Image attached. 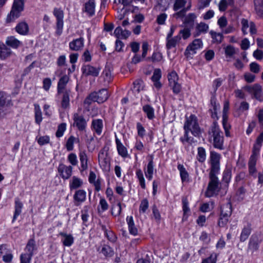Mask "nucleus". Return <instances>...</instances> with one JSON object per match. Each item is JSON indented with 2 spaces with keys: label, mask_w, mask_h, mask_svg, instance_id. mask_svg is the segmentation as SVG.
Listing matches in <instances>:
<instances>
[{
  "label": "nucleus",
  "mask_w": 263,
  "mask_h": 263,
  "mask_svg": "<svg viewBox=\"0 0 263 263\" xmlns=\"http://www.w3.org/2000/svg\"><path fill=\"white\" fill-rule=\"evenodd\" d=\"M183 128L184 134L180 138L181 142L184 144L185 142L189 144H192L195 142L194 138L189 136V132H191L195 137H199L201 134V129L198 123L197 117L194 115H191L189 117H185V121Z\"/></svg>",
  "instance_id": "f257e3e1"
},
{
  "label": "nucleus",
  "mask_w": 263,
  "mask_h": 263,
  "mask_svg": "<svg viewBox=\"0 0 263 263\" xmlns=\"http://www.w3.org/2000/svg\"><path fill=\"white\" fill-rule=\"evenodd\" d=\"M209 141H213V146L219 149H223L224 137L223 133L220 130L219 125L216 122H214L209 128Z\"/></svg>",
  "instance_id": "f03ea898"
},
{
  "label": "nucleus",
  "mask_w": 263,
  "mask_h": 263,
  "mask_svg": "<svg viewBox=\"0 0 263 263\" xmlns=\"http://www.w3.org/2000/svg\"><path fill=\"white\" fill-rule=\"evenodd\" d=\"M220 189V183L217 174L209 173V182L205 192V197H211L218 195Z\"/></svg>",
  "instance_id": "7ed1b4c3"
},
{
  "label": "nucleus",
  "mask_w": 263,
  "mask_h": 263,
  "mask_svg": "<svg viewBox=\"0 0 263 263\" xmlns=\"http://www.w3.org/2000/svg\"><path fill=\"white\" fill-rule=\"evenodd\" d=\"M232 212V205L227 201L221 206L220 214L218 221V225L220 227L226 226Z\"/></svg>",
  "instance_id": "20e7f679"
},
{
  "label": "nucleus",
  "mask_w": 263,
  "mask_h": 263,
  "mask_svg": "<svg viewBox=\"0 0 263 263\" xmlns=\"http://www.w3.org/2000/svg\"><path fill=\"white\" fill-rule=\"evenodd\" d=\"M24 0H14L11 10L6 19L7 23L14 22L20 16L21 13L24 9Z\"/></svg>",
  "instance_id": "39448f33"
},
{
  "label": "nucleus",
  "mask_w": 263,
  "mask_h": 263,
  "mask_svg": "<svg viewBox=\"0 0 263 263\" xmlns=\"http://www.w3.org/2000/svg\"><path fill=\"white\" fill-rule=\"evenodd\" d=\"M12 105L11 97L3 91L0 92V118L4 117L8 108Z\"/></svg>",
  "instance_id": "423d86ee"
},
{
  "label": "nucleus",
  "mask_w": 263,
  "mask_h": 263,
  "mask_svg": "<svg viewBox=\"0 0 263 263\" xmlns=\"http://www.w3.org/2000/svg\"><path fill=\"white\" fill-rule=\"evenodd\" d=\"M53 13L57 20L55 34L57 36H60L63 32L64 12L61 9L55 8L53 10Z\"/></svg>",
  "instance_id": "0eeeda50"
},
{
  "label": "nucleus",
  "mask_w": 263,
  "mask_h": 263,
  "mask_svg": "<svg viewBox=\"0 0 263 263\" xmlns=\"http://www.w3.org/2000/svg\"><path fill=\"white\" fill-rule=\"evenodd\" d=\"M221 156L214 151H211L210 157V171L209 173L218 174L220 170Z\"/></svg>",
  "instance_id": "6e6552de"
},
{
  "label": "nucleus",
  "mask_w": 263,
  "mask_h": 263,
  "mask_svg": "<svg viewBox=\"0 0 263 263\" xmlns=\"http://www.w3.org/2000/svg\"><path fill=\"white\" fill-rule=\"evenodd\" d=\"M169 86L175 94H178L181 90V86L178 83L179 78L177 73L175 71H172L168 74L167 76Z\"/></svg>",
  "instance_id": "1a4fd4ad"
},
{
  "label": "nucleus",
  "mask_w": 263,
  "mask_h": 263,
  "mask_svg": "<svg viewBox=\"0 0 263 263\" xmlns=\"http://www.w3.org/2000/svg\"><path fill=\"white\" fill-rule=\"evenodd\" d=\"M243 89L253 95V97L259 101H263L261 87L258 84L248 85L243 87Z\"/></svg>",
  "instance_id": "9d476101"
},
{
  "label": "nucleus",
  "mask_w": 263,
  "mask_h": 263,
  "mask_svg": "<svg viewBox=\"0 0 263 263\" xmlns=\"http://www.w3.org/2000/svg\"><path fill=\"white\" fill-rule=\"evenodd\" d=\"M202 42L200 39L194 40L185 49V55L188 58H193V55L196 53L197 50L202 48Z\"/></svg>",
  "instance_id": "9b49d317"
},
{
  "label": "nucleus",
  "mask_w": 263,
  "mask_h": 263,
  "mask_svg": "<svg viewBox=\"0 0 263 263\" xmlns=\"http://www.w3.org/2000/svg\"><path fill=\"white\" fill-rule=\"evenodd\" d=\"M74 127H76L80 132H85L87 125V121L84 116L78 113H74L73 115Z\"/></svg>",
  "instance_id": "f8f14e48"
},
{
  "label": "nucleus",
  "mask_w": 263,
  "mask_h": 263,
  "mask_svg": "<svg viewBox=\"0 0 263 263\" xmlns=\"http://www.w3.org/2000/svg\"><path fill=\"white\" fill-rule=\"evenodd\" d=\"M58 171L62 178L64 180H67L72 175V167L71 165L67 166L63 163H60L58 166Z\"/></svg>",
  "instance_id": "ddd939ff"
},
{
  "label": "nucleus",
  "mask_w": 263,
  "mask_h": 263,
  "mask_svg": "<svg viewBox=\"0 0 263 263\" xmlns=\"http://www.w3.org/2000/svg\"><path fill=\"white\" fill-rule=\"evenodd\" d=\"M261 241V239L259 238V236L257 234H253L250 239L248 250H251L252 252L258 251L259 244Z\"/></svg>",
  "instance_id": "4468645a"
},
{
  "label": "nucleus",
  "mask_w": 263,
  "mask_h": 263,
  "mask_svg": "<svg viewBox=\"0 0 263 263\" xmlns=\"http://www.w3.org/2000/svg\"><path fill=\"white\" fill-rule=\"evenodd\" d=\"M100 71L99 67H94L90 65H86L82 67V71L85 76L94 77H98Z\"/></svg>",
  "instance_id": "2eb2a0df"
},
{
  "label": "nucleus",
  "mask_w": 263,
  "mask_h": 263,
  "mask_svg": "<svg viewBox=\"0 0 263 263\" xmlns=\"http://www.w3.org/2000/svg\"><path fill=\"white\" fill-rule=\"evenodd\" d=\"M79 156L80 161V167H79V170L80 173L82 174L84 171L88 169V158L85 151L80 152Z\"/></svg>",
  "instance_id": "dca6fc26"
},
{
  "label": "nucleus",
  "mask_w": 263,
  "mask_h": 263,
  "mask_svg": "<svg viewBox=\"0 0 263 263\" xmlns=\"http://www.w3.org/2000/svg\"><path fill=\"white\" fill-rule=\"evenodd\" d=\"M84 45V39L82 37L74 39L69 44V49L72 51H79L83 49Z\"/></svg>",
  "instance_id": "f3484780"
},
{
  "label": "nucleus",
  "mask_w": 263,
  "mask_h": 263,
  "mask_svg": "<svg viewBox=\"0 0 263 263\" xmlns=\"http://www.w3.org/2000/svg\"><path fill=\"white\" fill-rule=\"evenodd\" d=\"M95 0H89L85 3L83 8V11L86 13L89 16L94 15L95 13Z\"/></svg>",
  "instance_id": "a211bd4d"
},
{
  "label": "nucleus",
  "mask_w": 263,
  "mask_h": 263,
  "mask_svg": "<svg viewBox=\"0 0 263 263\" xmlns=\"http://www.w3.org/2000/svg\"><path fill=\"white\" fill-rule=\"evenodd\" d=\"M86 193L83 190H78L76 191L73 195L74 204L76 206H79L81 203L83 202L86 200Z\"/></svg>",
  "instance_id": "6ab92c4d"
},
{
  "label": "nucleus",
  "mask_w": 263,
  "mask_h": 263,
  "mask_svg": "<svg viewBox=\"0 0 263 263\" xmlns=\"http://www.w3.org/2000/svg\"><path fill=\"white\" fill-rule=\"evenodd\" d=\"M91 128L96 134L99 136L101 135L103 128V123L102 120L100 119L92 120Z\"/></svg>",
  "instance_id": "aec40b11"
},
{
  "label": "nucleus",
  "mask_w": 263,
  "mask_h": 263,
  "mask_svg": "<svg viewBox=\"0 0 263 263\" xmlns=\"http://www.w3.org/2000/svg\"><path fill=\"white\" fill-rule=\"evenodd\" d=\"M96 174L93 171H90L89 175L88 177V181L90 183L94 185L95 191L99 192L100 190H101V180L100 178H98L97 180H96Z\"/></svg>",
  "instance_id": "412c9836"
},
{
  "label": "nucleus",
  "mask_w": 263,
  "mask_h": 263,
  "mask_svg": "<svg viewBox=\"0 0 263 263\" xmlns=\"http://www.w3.org/2000/svg\"><path fill=\"white\" fill-rule=\"evenodd\" d=\"M181 36L177 35L174 37H166V47L167 49L170 50L172 48H175L177 44L181 40Z\"/></svg>",
  "instance_id": "4be33fe9"
},
{
  "label": "nucleus",
  "mask_w": 263,
  "mask_h": 263,
  "mask_svg": "<svg viewBox=\"0 0 263 263\" xmlns=\"http://www.w3.org/2000/svg\"><path fill=\"white\" fill-rule=\"evenodd\" d=\"M144 173L148 180H151L152 179L154 173V162L152 155L150 156V159L147 164L146 170L144 171Z\"/></svg>",
  "instance_id": "5701e85b"
},
{
  "label": "nucleus",
  "mask_w": 263,
  "mask_h": 263,
  "mask_svg": "<svg viewBox=\"0 0 263 263\" xmlns=\"http://www.w3.org/2000/svg\"><path fill=\"white\" fill-rule=\"evenodd\" d=\"M15 30L21 35H27L29 32L28 25L25 22H20L15 27Z\"/></svg>",
  "instance_id": "b1692460"
},
{
  "label": "nucleus",
  "mask_w": 263,
  "mask_h": 263,
  "mask_svg": "<svg viewBox=\"0 0 263 263\" xmlns=\"http://www.w3.org/2000/svg\"><path fill=\"white\" fill-rule=\"evenodd\" d=\"M97 102L101 103L107 100L109 97L108 92L106 89H102L98 92H96Z\"/></svg>",
  "instance_id": "393cba45"
},
{
  "label": "nucleus",
  "mask_w": 263,
  "mask_h": 263,
  "mask_svg": "<svg viewBox=\"0 0 263 263\" xmlns=\"http://www.w3.org/2000/svg\"><path fill=\"white\" fill-rule=\"evenodd\" d=\"M69 81V78L67 75L62 77L58 84V92L60 94L61 92L67 91L68 89H65V86Z\"/></svg>",
  "instance_id": "a878e982"
},
{
  "label": "nucleus",
  "mask_w": 263,
  "mask_h": 263,
  "mask_svg": "<svg viewBox=\"0 0 263 263\" xmlns=\"http://www.w3.org/2000/svg\"><path fill=\"white\" fill-rule=\"evenodd\" d=\"M36 249L37 247L34 238L29 239L25 248V253L30 254L33 256V252Z\"/></svg>",
  "instance_id": "bb28decb"
},
{
  "label": "nucleus",
  "mask_w": 263,
  "mask_h": 263,
  "mask_svg": "<svg viewBox=\"0 0 263 263\" xmlns=\"http://www.w3.org/2000/svg\"><path fill=\"white\" fill-rule=\"evenodd\" d=\"M6 44L7 46L14 49H17L22 45V42L13 36L8 37L6 41Z\"/></svg>",
  "instance_id": "cd10ccee"
},
{
  "label": "nucleus",
  "mask_w": 263,
  "mask_h": 263,
  "mask_svg": "<svg viewBox=\"0 0 263 263\" xmlns=\"http://www.w3.org/2000/svg\"><path fill=\"white\" fill-rule=\"evenodd\" d=\"M116 143L119 154L122 157H127L128 154L126 148L122 144L120 140L116 136Z\"/></svg>",
  "instance_id": "c85d7f7f"
},
{
  "label": "nucleus",
  "mask_w": 263,
  "mask_h": 263,
  "mask_svg": "<svg viewBox=\"0 0 263 263\" xmlns=\"http://www.w3.org/2000/svg\"><path fill=\"white\" fill-rule=\"evenodd\" d=\"M83 184V180L76 177L73 176L72 180L69 182V187L71 191L76 190L82 186Z\"/></svg>",
  "instance_id": "c756f323"
},
{
  "label": "nucleus",
  "mask_w": 263,
  "mask_h": 263,
  "mask_svg": "<svg viewBox=\"0 0 263 263\" xmlns=\"http://www.w3.org/2000/svg\"><path fill=\"white\" fill-rule=\"evenodd\" d=\"M12 53L11 49L4 43L0 44V58L6 59L9 57Z\"/></svg>",
  "instance_id": "7c9ffc66"
},
{
  "label": "nucleus",
  "mask_w": 263,
  "mask_h": 263,
  "mask_svg": "<svg viewBox=\"0 0 263 263\" xmlns=\"http://www.w3.org/2000/svg\"><path fill=\"white\" fill-rule=\"evenodd\" d=\"M59 235L62 236V241L64 246L69 247L73 243V237L71 234L60 232Z\"/></svg>",
  "instance_id": "2f4dec72"
},
{
  "label": "nucleus",
  "mask_w": 263,
  "mask_h": 263,
  "mask_svg": "<svg viewBox=\"0 0 263 263\" xmlns=\"http://www.w3.org/2000/svg\"><path fill=\"white\" fill-rule=\"evenodd\" d=\"M23 207V203L20 201V200L16 198L15 199V211L14 213L13 217V222L17 217L21 214L22 212V209Z\"/></svg>",
  "instance_id": "473e14b6"
},
{
  "label": "nucleus",
  "mask_w": 263,
  "mask_h": 263,
  "mask_svg": "<svg viewBox=\"0 0 263 263\" xmlns=\"http://www.w3.org/2000/svg\"><path fill=\"white\" fill-rule=\"evenodd\" d=\"M208 28V25L204 23H200V24H197L196 27V31L194 33V36L195 37H197L201 33H206Z\"/></svg>",
  "instance_id": "72a5a7b5"
},
{
  "label": "nucleus",
  "mask_w": 263,
  "mask_h": 263,
  "mask_svg": "<svg viewBox=\"0 0 263 263\" xmlns=\"http://www.w3.org/2000/svg\"><path fill=\"white\" fill-rule=\"evenodd\" d=\"M177 168L180 172V175L182 182L189 181V173L182 164H178Z\"/></svg>",
  "instance_id": "f704fd0d"
},
{
  "label": "nucleus",
  "mask_w": 263,
  "mask_h": 263,
  "mask_svg": "<svg viewBox=\"0 0 263 263\" xmlns=\"http://www.w3.org/2000/svg\"><path fill=\"white\" fill-rule=\"evenodd\" d=\"M80 139L79 138H76L73 136H70L66 143V148L68 151H71L73 149L74 143H79Z\"/></svg>",
  "instance_id": "c9c22d12"
},
{
  "label": "nucleus",
  "mask_w": 263,
  "mask_h": 263,
  "mask_svg": "<svg viewBox=\"0 0 263 263\" xmlns=\"http://www.w3.org/2000/svg\"><path fill=\"white\" fill-rule=\"evenodd\" d=\"M251 232V228L250 224L247 225L246 227H245L242 230L240 236V241L241 242H243L246 240L249 235H250Z\"/></svg>",
  "instance_id": "e433bc0d"
},
{
  "label": "nucleus",
  "mask_w": 263,
  "mask_h": 263,
  "mask_svg": "<svg viewBox=\"0 0 263 263\" xmlns=\"http://www.w3.org/2000/svg\"><path fill=\"white\" fill-rule=\"evenodd\" d=\"M96 92H93L89 94L85 99L84 101V105L86 108L88 110L89 106L92 102H97L96 99Z\"/></svg>",
  "instance_id": "4c0bfd02"
},
{
  "label": "nucleus",
  "mask_w": 263,
  "mask_h": 263,
  "mask_svg": "<svg viewBox=\"0 0 263 263\" xmlns=\"http://www.w3.org/2000/svg\"><path fill=\"white\" fill-rule=\"evenodd\" d=\"M70 91H64L60 93L63 95L61 102V106L63 108H67L69 105V94Z\"/></svg>",
  "instance_id": "58836bf2"
},
{
  "label": "nucleus",
  "mask_w": 263,
  "mask_h": 263,
  "mask_svg": "<svg viewBox=\"0 0 263 263\" xmlns=\"http://www.w3.org/2000/svg\"><path fill=\"white\" fill-rule=\"evenodd\" d=\"M206 154L205 149L202 147H199L197 148V160L200 163H204L205 161Z\"/></svg>",
  "instance_id": "ea45409f"
},
{
  "label": "nucleus",
  "mask_w": 263,
  "mask_h": 263,
  "mask_svg": "<svg viewBox=\"0 0 263 263\" xmlns=\"http://www.w3.org/2000/svg\"><path fill=\"white\" fill-rule=\"evenodd\" d=\"M142 110L146 115L147 118L152 120L155 117L154 109L149 105H145L142 107Z\"/></svg>",
  "instance_id": "a19ab883"
},
{
  "label": "nucleus",
  "mask_w": 263,
  "mask_h": 263,
  "mask_svg": "<svg viewBox=\"0 0 263 263\" xmlns=\"http://www.w3.org/2000/svg\"><path fill=\"white\" fill-rule=\"evenodd\" d=\"M34 111L35 122L40 125L42 121V115L40 106L38 104L34 105Z\"/></svg>",
  "instance_id": "79ce46f5"
},
{
  "label": "nucleus",
  "mask_w": 263,
  "mask_h": 263,
  "mask_svg": "<svg viewBox=\"0 0 263 263\" xmlns=\"http://www.w3.org/2000/svg\"><path fill=\"white\" fill-rule=\"evenodd\" d=\"M136 175L138 179L139 184L142 189H145L146 188V185L145 183V179L143 176V174L142 171L140 169H137L136 170Z\"/></svg>",
  "instance_id": "37998d69"
},
{
  "label": "nucleus",
  "mask_w": 263,
  "mask_h": 263,
  "mask_svg": "<svg viewBox=\"0 0 263 263\" xmlns=\"http://www.w3.org/2000/svg\"><path fill=\"white\" fill-rule=\"evenodd\" d=\"M122 212L121 203L118 202L116 205H112L111 214L114 216H118L120 215Z\"/></svg>",
  "instance_id": "c03bdc74"
},
{
  "label": "nucleus",
  "mask_w": 263,
  "mask_h": 263,
  "mask_svg": "<svg viewBox=\"0 0 263 263\" xmlns=\"http://www.w3.org/2000/svg\"><path fill=\"white\" fill-rule=\"evenodd\" d=\"M222 125L223 128L225 130L226 136L227 137L230 136L229 129L231 127L230 124L228 122V117L227 115H223L222 116Z\"/></svg>",
  "instance_id": "a18cd8bd"
},
{
  "label": "nucleus",
  "mask_w": 263,
  "mask_h": 263,
  "mask_svg": "<svg viewBox=\"0 0 263 263\" xmlns=\"http://www.w3.org/2000/svg\"><path fill=\"white\" fill-rule=\"evenodd\" d=\"M89 206H84L83 207V210L81 211V217L83 220V222L85 224V223L88 221V218L89 217V215L88 214V211L89 210Z\"/></svg>",
  "instance_id": "49530a36"
},
{
  "label": "nucleus",
  "mask_w": 263,
  "mask_h": 263,
  "mask_svg": "<svg viewBox=\"0 0 263 263\" xmlns=\"http://www.w3.org/2000/svg\"><path fill=\"white\" fill-rule=\"evenodd\" d=\"M224 52L227 58H232L236 53V50L233 46L230 45L224 48Z\"/></svg>",
  "instance_id": "de8ad7c7"
},
{
  "label": "nucleus",
  "mask_w": 263,
  "mask_h": 263,
  "mask_svg": "<svg viewBox=\"0 0 263 263\" xmlns=\"http://www.w3.org/2000/svg\"><path fill=\"white\" fill-rule=\"evenodd\" d=\"M182 208L183 211V216L182 218V220H186L187 217V216L186 215L190 211V208L188 206V201L186 199H183L182 200Z\"/></svg>",
  "instance_id": "09e8293b"
},
{
  "label": "nucleus",
  "mask_w": 263,
  "mask_h": 263,
  "mask_svg": "<svg viewBox=\"0 0 263 263\" xmlns=\"http://www.w3.org/2000/svg\"><path fill=\"white\" fill-rule=\"evenodd\" d=\"M101 252L106 257H111L114 254V252L111 247L108 245H104L101 250Z\"/></svg>",
  "instance_id": "8fccbe9b"
},
{
  "label": "nucleus",
  "mask_w": 263,
  "mask_h": 263,
  "mask_svg": "<svg viewBox=\"0 0 263 263\" xmlns=\"http://www.w3.org/2000/svg\"><path fill=\"white\" fill-rule=\"evenodd\" d=\"M171 1L172 0H159L158 5L162 11H165L169 7Z\"/></svg>",
  "instance_id": "3c124183"
},
{
  "label": "nucleus",
  "mask_w": 263,
  "mask_h": 263,
  "mask_svg": "<svg viewBox=\"0 0 263 263\" xmlns=\"http://www.w3.org/2000/svg\"><path fill=\"white\" fill-rule=\"evenodd\" d=\"M149 206L148 201L147 199H143L140 203L139 206V212L144 213L148 209Z\"/></svg>",
  "instance_id": "603ef678"
},
{
  "label": "nucleus",
  "mask_w": 263,
  "mask_h": 263,
  "mask_svg": "<svg viewBox=\"0 0 263 263\" xmlns=\"http://www.w3.org/2000/svg\"><path fill=\"white\" fill-rule=\"evenodd\" d=\"M186 3V1L185 0H175L173 9L174 11H176L179 9L184 7Z\"/></svg>",
  "instance_id": "864d4df0"
},
{
  "label": "nucleus",
  "mask_w": 263,
  "mask_h": 263,
  "mask_svg": "<svg viewBox=\"0 0 263 263\" xmlns=\"http://www.w3.org/2000/svg\"><path fill=\"white\" fill-rule=\"evenodd\" d=\"M32 255L30 254L24 253L20 256L21 263H30Z\"/></svg>",
  "instance_id": "5fc2aeb1"
},
{
  "label": "nucleus",
  "mask_w": 263,
  "mask_h": 263,
  "mask_svg": "<svg viewBox=\"0 0 263 263\" xmlns=\"http://www.w3.org/2000/svg\"><path fill=\"white\" fill-rule=\"evenodd\" d=\"M231 178V171L229 168H227L224 170L223 173V181L226 183H228Z\"/></svg>",
  "instance_id": "6e6d98bb"
},
{
  "label": "nucleus",
  "mask_w": 263,
  "mask_h": 263,
  "mask_svg": "<svg viewBox=\"0 0 263 263\" xmlns=\"http://www.w3.org/2000/svg\"><path fill=\"white\" fill-rule=\"evenodd\" d=\"M256 160H254L253 157L250 158L249 162V170L250 174L253 175L256 171L255 165Z\"/></svg>",
  "instance_id": "4d7b16f0"
},
{
  "label": "nucleus",
  "mask_w": 263,
  "mask_h": 263,
  "mask_svg": "<svg viewBox=\"0 0 263 263\" xmlns=\"http://www.w3.org/2000/svg\"><path fill=\"white\" fill-rule=\"evenodd\" d=\"M153 214L157 222L159 223L161 219V215L156 205H154L152 208Z\"/></svg>",
  "instance_id": "13d9d810"
},
{
  "label": "nucleus",
  "mask_w": 263,
  "mask_h": 263,
  "mask_svg": "<svg viewBox=\"0 0 263 263\" xmlns=\"http://www.w3.org/2000/svg\"><path fill=\"white\" fill-rule=\"evenodd\" d=\"M66 124L64 123H61L59 125L58 130L55 134L57 137L60 138L63 136V133L66 129Z\"/></svg>",
  "instance_id": "bf43d9fd"
},
{
  "label": "nucleus",
  "mask_w": 263,
  "mask_h": 263,
  "mask_svg": "<svg viewBox=\"0 0 263 263\" xmlns=\"http://www.w3.org/2000/svg\"><path fill=\"white\" fill-rule=\"evenodd\" d=\"M67 160L72 165L75 166L78 164L77 157L74 153H70L69 154Z\"/></svg>",
  "instance_id": "052dcab7"
},
{
  "label": "nucleus",
  "mask_w": 263,
  "mask_h": 263,
  "mask_svg": "<svg viewBox=\"0 0 263 263\" xmlns=\"http://www.w3.org/2000/svg\"><path fill=\"white\" fill-rule=\"evenodd\" d=\"M261 146L259 144L256 143L254 144L253 148V154L250 158H252L253 157L254 159L256 160V157L259 154Z\"/></svg>",
  "instance_id": "680f3d73"
},
{
  "label": "nucleus",
  "mask_w": 263,
  "mask_h": 263,
  "mask_svg": "<svg viewBox=\"0 0 263 263\" xmlns=\"http://www.w3.org/2000/svg\"><path fill=\"white\" fill-rule=\"evenodd\" d=\"M260 66L256 62H252L250 64V70L251 72L257 73L260 71Z\"/></svg>",
  "instance_id": "e2e57ef3"
},
{
  "label": "nucleus",
  "mask_w": 263,
  "mask_h": 263,
  "mask_svg": "<svg viewBox=\"0 0 263 263\" xmlns=\"http://www.w3.org/2000/svg\"><path fill=\"white\" fill-rule=\"evenodd\" d=\"M105 234L107 239L111 242H115L117 239L115 234L111 231L105 230Z\"/></svg>",
  "instance_id": "0e129e2a"
},
{
  "label": "nucleus",
  "mask_w": 263,
  "mask_h": 263,
  "mask_svg": "<svg viewBox=\"0 0 263 263\" xmlns=\"http://www.w3.org/2000/svg\"><path fill=\"white\" fill-rule=\"evenodd\" d=\"M102 76L105 81L109 82L111 80V73L109 68H105L102 73Z\"/></svg>",
  "instance_id": "69168bd1"
},
{
  "label": "nucleus",
  "mask_w": 263,
  "mask_h": 263,
  "mask_svg": "<svg viewBox=\"0 0 263 263\" xmlns=\"http://www.w3.org/2000/svg\"><path fill=\"white\" fill-rule=\"evenodd\" d=\"M137 129L138 136L143 138L145 134V130L140 122L137 123Z\"/></svg>",
  "instance_id": "338daca9"
},
{
  "label": "nucleus",
  "mask_w": 263,
  "mask_h": 263,
  "mask_svg": "<svg viewBox=\"0 0 263 263\" xmlns=\"http://www.w3.org/2000/svg\"><path fill=\"white\" fill-rule=\"evenodd\" d=\"M178 35H180V36L181 35L183 39H186L189 38L191 35L190 30L187 28H185L179 31Z\"/></svg>",
  "instance_id": "774afa93"
}]
</instances>
